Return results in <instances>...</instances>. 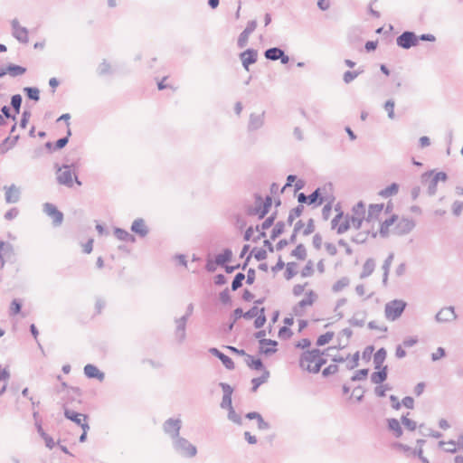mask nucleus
I'll return each instance as SVG.
<instances>
[{
    "label": "nucleus",
    "mask_w": 463,
    "mask_h": 463,
    "mask_svg": "<svg viewBox=\"0 0 463 463\" xmlns=\"http://www.w3.org/2000/svg\"><path fill=\"white\" fill-rule=\"evenodd\" d=\"M326 363V360L323 357V353L318 349H313L302 354L299 366L309 373H317Z\"/></svg>",
    "instance_id": "nucleus-1"
},
{
    "label": "nucleus",
    "mask_w": 463,
    "mask_h": 463,
    "mask_svg": "<svg viewBox=\"0 0 463 463\" xmlns=\"http://www.w3.org/2000/svg\"><path fill=\"white\" fill-rule=\"evenodd\" d=\"M57 182L67 187H72L74 182L78 185H81V182L78 179V176L74 170H72V165H63L57 169L56 172Z\"/></svg>",
    "instance_id": "nucleus-2"
},
{
    "label": "nucleus",
    "mask_w": 463,
    "mask_h": 463,
    "mask_svg": "<svg viewBox=\"0 0 463 463\" xmlns=\"http://www.w3.org/2000/svg\"><path fill=\"white\" fill-rule=\"evenodd\" d=\"M407 303L402 299H393L385 304L384 316L389 321H395L402 315Z\"/></svg>",
    "instance_id": "nucleus-3"
},
{
    "label": "nucleus",
    "mask_w": 463,
    "mask_h": 463,
    "mask_svg": "<svg viewBox=\"0 0 463 463\" xmlns=\"http://www.w3.org/2000/svg\"><path fill=\"white\" fill-rule=\"evenodd\" d=\"M272 199L270 196H266L265 200L260 195L255 197V206L249 208L248 214L258 216L259 219H262L269 212L271 207Z\"/></svg>",
    "instance_id": "nucleus-4"
},
{
    "label": "nucleus",
    "mask_w": 463,
    "mask_h": 463,
    "mask_svg": "<svg viewBox=\"0 0 463 463\" xmlns=\"http://www.w3.org/2000/svg\"><path fill=\"white\" fill-rule=\"evenodd\" d=\"M174 449L183 457L193 458L197 453V449L186 439L179 437L174 440Z\"/></svg>",
    "instance_id": "nucleus-5"
},
{
    "label": "nucleus",
    "mask_w": 463,
    "mask_h": 463,
    "mask_svg": "<svg viewBox=\"0 0 463 463\" xmlns=\"http://www.w3.org/2000/svg\"><path fill=\"white\" fill-rule=\"evenodd\" d=\"M11 33L14 38L19 43L27 44L29 43V31L26 27L22 26L17 18H14L10 22Z\"/></svg>",
    "instance_id": "nucleus-6"
},
{
    "label": "nucleus",
    "mask_w": 463,
    "mask_h": 463,
    "mask_svg": "<svg viewBox=\"0 0 463 463\" xmlns=\"http://www.w3.org/2000/svg\"><path fill=\"white\" fill-rule=\"evenodd\" d=\"M396 43L399 47L410 49L418 44V36L412 32L406 31L397 37Z\"/></svg>",
    "instance_id": "nucleus-7"
},
{
    "label": "nucleus",
    "mask_w": 463,
    "mask_h": 463,
    "mask_svg": "<svg viewBox=\"0 0 463 463\" xmlns=\"http://www.w3.org/2000/svg\"><path fill=\"white\" fill-rule=\"evenodd\" d=\"M317 295L312 290L307 292L305 298L293 307L294 314L298 317L303 316L305 308L307 307H311L314 304Z\"/></svg>",
    "instance_id": "nucleus-8"
},
{
    "label": "nucleus",
    "mask_w": 463,
    "mask_h": 463,
    "mask_svg": "<svg viewBox=\"0 0 463 463\" xmlns=\"http://www.w3.org/2000/svg\"><path fill=\"white\" fill-rule=\"evenodd\" d=\"M182 426V421L180 419H168L164 423V430L174 440L179 438V432Z\"/></svg>",
    "instance_id": "nucleus-9"
},
{
    "label": "nucleus",
    "mask_w": 463,
    "mask_h": 463,
    "mask_svg": "<svg viewBox=\"0 0 463 463\" xmlns=\"http://www.w3.org/2000/svg\"><path fill=\"white\" fill-rule=\"evenodd\" d=\"M43 212L52 219V222L55 226L61 224L63 221V213L60 212L54 204L45 203L43 204Z\"/></svg>",
    "instance_id": "nucleus-10"
},
{
    "label": "nucleus",
    "mask_w": 463,
    "mask_h": 463,
    "mask_svg": "<svg viewBox=\"0 0 463 463\" xmlns=\"http://www.w3.org/2000/svg\"><path fill=\"white\" fill-rule=\"evenodd\" d=\"M457 318L455 309L453 307L441 308L435 317L438 323H447L453 321Z\"/></svg>",
    "instance_id": "nucleus-11"
},
{
    "label": "nucleus",
    "mask_w": 463,
    "mask_h": 463,
    "mask_svg": "<svg viewBox=\"0 0 463 463\" xmlns=\"http://www.w3.org/2000/svg\"><path fill=\"white\" fill-rule=\"evenodd\" d=\"M220 386L223 392V396H222V402H221V407L222 409H230V408H232V392H233V389L232 388V386L226 383H220Z\"/></svg>",
    "instance_id": "nucleus-12"
},
{
    "label": "nucleus",
    "mask_w": 463,
    "mask_h": 463,
    "mask_svg": "<svg viewBox=\"0 0 463 463\" xmlns=\"http://www.w3.org/2000/svg\"><path fill=\"white\" fill-rule=\"evenodd\" d=\"M243 67L249 71V66L257 61L258 52L254 49H247L240 55Z\"/></svg>",
    "instance_id": "nucleus-13"
},
{
    "label": "nucleus",
    "mask_w": 463,
    "mask_h": 463,
    "mask_svg": "<svg viewBox=\"0 0 463 463\" xmlns=\"http://www.w3.org/2000/svg\"><path fill=\"white\" fill-rule=\"evenodd\" d=\"M415 226V222L409 218L401 219L395 226L396 233L399 235L409 233Z\"/></svg>",
    "instance_id": "nucleus-14"
},
{
    "label": "nucleus",
    "mask_w": 463,
    "mask_h": 463,
    "mask_svg": "<svg viewBox=\"0 0 463 463\" xmlns=\"http://www.w3.org/2000/svg\"><path fill=\"white\" fill-rule=\"evenodd\" d=\"M187 323V316H183L182 317L175 320L176 329H175V337L177 340L182 343L184 341L186 337L185 328Z\"/></svg>",
    "instance_id": "nucleus-15"
},
{
    "label": "nucleus",
    "mask_w": 463,
    "mask_h": 463,
    "mask_svg": "<svg viewBox=\"0 0 463 463\" xmlns=\"http://www.w3.org/2000/svg\"><path fill=\"white\" fill-rule=\"evenodd\" d=\"M64 415L67 419L72 420L73 422H75L77 425H79L80 427H82V424L88 423L86 415L76 412L74 411L66 409L64 411Z\"/></svg>",
    "instance_id": "nucleus-16"
},
{
    "label": "nucleus",
    "mask_w": 463,
    "mask_h": 463,
    "mask_svg": "<svg viewBox=\"0 0 463 463\" xmlns=\"http://www.w3.org/2000/svg\"><path fill=\"white\" fill-rule=\"evenodd\" d=\"M84 373L88 378H96L99 381H103L105 374L100 372L97 366L93 364H87L84 366Z\"/></svg>",
    "instance_id": "nucleus-17"
},
{
    "label": "nucleus",
    "mask_w": 463,
    "mask_h": 463,
    "mask_svg": "<svg viewBox=\"0 0 463 463\" xmlns=\"http://www.w3.org/2000/svg\"><path fill=\"white\" fill-rule=\"evenodd\" d=\"M131 231L140 237H145L148 233L147 227L146 226L144 220L141 218L136 219L133 222Z\"/></svg>",
    "instance_id": "nucleus-18"
},
{
    "label": "nucleus",
    "mask_w": 463,
    "mask_h": 463,
    "mask_svg": "<svg viewBox=\"0 0 463 463\" xmlns=\"http://www.w3.org/2000/svg\"><path fill=\"white\" fill-rule=\"evenodd\" d=\"M5 201L8 203H14L19 201L20 198V191L19 188L14 184H12L9 187H5Z\"/></svg>",
    "instance_id": "nucleus-19"
},
{
    "label": "nucleus",
    "mask_w": 463,
    "mask_h": 463,
    "mask_svg": "<svg viewBox=\"0 0 463 463\" xmlns=\"http://www.w3.org/2000/svg\"><path fill=\"white\" fill-rule=\"evenodd\" d=\"M14 255V248L12 244L6 243L4 241L0 242V260L2 262V266L4 265L6 260L11 259Z\"/></svg>",
    "instance_id": "nucleus-20"
},
{
    "label": "nucleus",
    "mask_w": 463,
    "mask_h": 463,
    "mask_svg": "<svg viewBox=\"0 0 463 463\" xmlns=\"http://www.w3.org/2000/svg\"><path fill=\"white\" fill-rule=\"evenodd\" d=\"M264 124V112L260 114H250L249 121V129L257 130Z\"/></svg>",
    "instance_id": "nucleus-21"
},
{
    "label": "nucleus",
    "mask_w": 463,
    "mask_h": 463,
    "mask_svg": "<svg viewBox=\"0 0 463 463\" xmlns=\"http://www.w3.org/2000/svg\"><path fill=\"white\" fill-rule=\"evenodd\" d=\"M383 210V203L371 204L369 206L367 217L365 219L366 222H370L376 219H378L379 215L382 213Z\"/></svg>",
    "instance_id": "nucleus-22"
},
{
    "label": "nucleus",
    "mask_w": 463,
    "mask_h": 463,
    "mask_svg": "<svg viewBox=\"0 0 463 463\" xmlns=\"http://www.w3.org/2000/svg\"><path fill=\"white\" fill-rule=\"evenodd\" d=\"M261 345V352L265 354H271L276 352L275 346L277 345V342L270 339H262L260 341Z\"/></svg>",
    "instance_id": "nucleus-23"
},
{
    "label": "nucleus",
    "mask_w": 463,
    "mask_h": 463,
    "mask_svg": "<svg viewBox=\"0 0 463 463\" xmlns=\"http://www.w3.org/2000/svg\"><path fill=\"white\" fill-rule=\"evenodd\" d=\"M387 379V366L381 368L379 372H374L371 375V381L374 384H381Z\"/></svg>",
    "instance_id": "nucleus-24"
},
{
    "label": "nucleus",
    "mask_w": 463,
    "mask_h": 463,
    "mask_svg": "<svg viewBox=\"0 0 463 463\" xmlns=\"http://www.w3.org/2000/svg\"><path fill=\"white\" fill-rule=\"evenodd\" d=\"M387 421L389 430L393 432V435L396 438H400L402 435V429L401 427L400 421L393 418L389 419Z\"/></svg>",
    "instance_id": "nucleus-25"
},
{
    "label": "nucleus",
    "mask_w": 463,
    "mask_h": 463,
    "mask_svg": "<svg viewBox=\"0 0 463 463\" xmlns=\"http://www.w3.org/2000/svg\"><path fill=\"white\" fill-rule=\"evenodd\" d=\"M374 268H375L374 260L373 259L366 260V261L364 262V264L363 266V270L360 274V278L365 279V278L369 277L373 272Z\"/></svg>",
    "instance_id": "nucleus-26"
},
{
    "label": "nucleus",
    "mask_w": 463,
    "mask_h": 463,
    "mask_svg": "<svg viewBox=\"0 0 463 463\" xmlns=\"http://www.w3.org/2000/svg\"><path fill=\"white\" fill-rule=\"evenodd\" d=\"M115 236L119 240L123 241H130L134 242L136 241L135 237L130 234L126 230H123L121 228H116L114 231Z\"/></svg>",
    "instance_id": "nucleus-27"
},
{
    "label": "nucleus",
    "mask_w": 463,
    "mask_h": 463,
    "mask_svg": "<svg viewBox=\"0 0 463 463\" xmlns=\"http://www.w3.org/2000/svg\"><path fill=\"white\" fill-rule=\"evenodd\" d=\"M386 358V351L384 348H380L373 355V364L375 369H381Z\"/></svg>",
    "instance_id": "nucleus-28"
},
{
    "label": "nucleus",
    "mask_w": 463,
    "mask_h": 463,
    "mask_svg": "<svg viewBox=\"0 0 463 463\" xmlns=\"http://www.w3.org/2000/svg\"><path fill=\"white\" fill-rule=\"evenodd\" d=\"M232 257V251L230 249H225L222 253L216 255L215 263L222 266L226 262L230 261Z\"/></svg>",
    "instance_id": "nucleus-29"
},
{
    "label": "nucleus",
    "mask_w": 463,
    "mask_h": 463,
    "mask_svg": "<svg viewBox=\"0 0 463 463\" xmlns=\"http://www.w3.org/2000/svg\"><path fill=\"white\" fill-rule=\"evenodd\" d=\"M6 71L7 74H9L10 76L16 77L23 75L26 71V69L20 65L11 63L8 66H6Z\"/></svg>",
    "instance_id": "nucleus-30"
},
{
    "label": "nucleus",
    "mask_w": 463,
    "mask_h": 463,
    "mask_svg": "<svg viewBox=\"0 0 463 463\" xmlns=\"http://www.w3.org/2000/svg\"><path fill=\"white\" fill-rule=\"evenodd\" d=\"M396 221V216L392 215V217L386 219L384 222H382L380 227V234L383 237H385L389 233V228L393 225L394 222Z\"/></svg>",
    "instance_id": "nucleus-31"
},
{
    "label": "nucleus",
    "mask_w": 463,
    "mask_h": 463,
    "mask_svg": "<svg viewBox=\"0 0 463 463\" xmlns=\"http://www.w3.org/2000/svg\"><path fill=\"white\" fill-rule=\"evenodd\" d=\"M264 54L268 60L277 61L280 56H283V51L279 48L273 47L268 49Z\"/></svg>",
    "instance_id": "nucleus-32"
},
{
    "label": "nucleus",
    "mask_w": 463,
    "mask_h": 463,
    "mask_svg": "<svg viewBox=\"0 0 463 463\" xmlns=\"http://www.w3.org/2000/svg\"><path fill=\"white\" fill-rule=\"evenodd\" d=\"M398 190H399V186L397 184L393 183L391 185L385 187L384 189L381 190L379 192V194L383 197H389V196H392V195H394L398 193Z\"/></svg>",
    "instance_id": "nucleus-33"
},
{
    "label": "nucleus",
    "mask_w": 463,
    "mask_h": 463,
    "mask_svg": "<svg viewBox=\"0 0 463 463\" xmlns=\"http://www.w3.org/2000/svg\"><path fill=\"white\" fill-rule=\"evenodd\" d=\"M246 364L249 367L255 370H261L263 367L262 362L260 359H255L252 355L246 354Z\"/></svg>",
    "instance_id": "nucleus-34"
},
{
    "label": "nucleus",
    "mask_w": 463,
    "mask_h": 463,
    "mask_svg": "<svg viewBox=\"0 0 463 463\" xmlns=\"http://www.w3.org/2000/svg\"><path fill=\"white\" fill-rule=\"evenodd\" d=\"M291 255L298 260H303L307 257V250L303 244H298L291 252Z\"/></svg>",
    "instance_id": "nucleus-35"
},
{
    "label": "nucleus",
    "mask_w": 463,
    "mask_h": 463,
    "mask_svg": "<svg viewBox=\"0 0 463 463\" xmlns=\"http://www.w3.org/2000/svg\"><path fill=\"white\" fill-rule=\"evenodd\" d=\"M350 283V280L347 277H343L339 279L332 287L334 292H339L345 288H346Z\"/></svg>",
    "instance_id": "nucleus-36"
},
{
    "label": "nucleus",
    "mask_w": 463,
    "mask_h": 463,
    "mask_svg": "<svg viewBox=\"0 0 463 463\" xmlns=\"http://www.w3.org/2000/svg\"><path fill=\"white\" fill-rule=\"evenodd\" d=\"M364 215H365L364 204L362 202H359L353 207V215L352 216L365 220L366 218H364Z\"/></svg>",
    "instance_id": "nucleus-37"
},
{
    "label": "nucleus",
    "mask_w": 463,
    "mask_h": 463,
    "mask_svg": "<svg viewBox=\"0 0 463 463\" xmlns=\"http://www.w3.org/2000/svg\"><path fill=\"white\" fill-rule=\"evenodd\" d=\"M303 210H304L303 205H298L297 207L292 209L289 212V214L288 217V223L291 224L296 218L299 217L302 214Z\"/></svg>",
    "instance_id": "nucleus-38"
},
{
    "label": "nucleus",
    "mask_w": 463,
    "mask_h": 463,
    "mask_svg": "<svg viewBox=\"0 0 463 463\" xmlns=\"http://www.w3.org/2000/svg\"><path fill=\"white\" fill-rule=\"evenodd\" d=\"M24 91L26 92L27 96L29 99H33L35 101H38L39 99H40V96H39V90L37 88H34V87H25L24 89Z\"/></svg>",
    "instance_id": "nucleus-39"
},
{
    "label": "nucleus",
    "mask_w": 463,
    "mask_h": 463,
    "mask_svg": "<svg viewBox=\"0 0 463 463\" xmlns=\"http://www.w3.org/2000/svg\"><path fill=\"white\" fill-rule=\"evenodd\" d=\"M268 376H269V372H265V373L263 375H261L260 377H257V378H253L251 383H252V392H256L257 389L260 387V385H261L262 383H264L267 379H268Z\"/></svg>",
    "instance_id": "nucleus-40"
},
{
    "label": "nucleus",
    "mask_w": 463,
    "mask_h": 463,
    "mask_svg": "<svg viewBox=\"0 0 463 463\" xmlns=\"http://www.w3.org/2000/svg\"><path fill=\"white\" fill-rule=\"evenodd\" d=\"M334 337V333L333 332H326V334L324 335H321L317 340V345H319V346H322L327 343H329Z\"/></svg>",
    "instance_id": "nucleus-41"
},
{
    "label": "nucleus",
    "mask_w": 463,
    "mask_h": 463,
    "mask_svg": "<svg viewBox=\"0 0 463 463\" xmlns=\"http://www.w3.org/2000/svg\"><path fill=\"white\" fill-rule=\"evenodd\" d=\"M274 220H275V216L274 215H271V216L268 217L267 219H265V221L261 224L262 232H260V234L258 237V239H260V237H265L266 236V233H265L264 231L268 230L269 227H271V225L274 222Z\"/></svg>",
    "instance_id": "nucleus-42"
},
{
    "label": "nucleus",
    "mask_w": 463,
    "mask_h": 463,
    "mask_svg": "<svg viewBox=\"0 0 463 463\" xmlns=\"http://www.w3.org/2000/svg\"><path fill=\"white\" fill-rule=\"evenodd\" d=\"M264 308L261 307L260 313L257 315L256 319L254 321V326L256 328H260L264 326L266 322V317L264 314Z\"/></svg>",
    "instance_id": "nucleus-43"
},
{
    "label": "nucleus",
    "mask_w": 463,
    "mask_h": 463,
    "mask_svg": "<svg viewBox=\"0 0 463 463\" xmlns=\"http://www.w3.org/2000/svg\"><path fill=\"white\" fill-rule=\"evenodd\" d=\"M285 228V224L282 222H278L271 232V239L275 240L277 237H279L281 233H283Z\"/></svg>",
    "instance_id": "nucleus-44"
},
{
    "label": "nucleus",
    "mask_w": 463,
    "mask_h": 463,
    "mask_svg": "<svg viewBox=\"0 0 463 463\" xmlns=\"http://www.w3.org/2000/svg\"><path fill=\"white\" fill-rule=\"evenodd\" d=\"M362 72V71H347L344 73L343 75V80L345 81V83L346 84H349L350 82H352L356 77H358V75Z\"/></svg>",
    "instance_id": "nucleus-45"
},
{
    "label": "nucleus",
    "mask_w": 463,
    "mask_h": 463,
    "mask_svg": "<svg viewBox=\"0 0 463 463\" xmlns=\"http://www.w3.org/2000/svg\"><path fill=\"white\" fill-rule=\"evenodd\" d=\"M402 425L409 430L412 431V430H415L416 428H417V423L416 421L409 419L407 416H402Z\"/></svg>",
    "instance_id": "nucleus-46"
},
{
    "label": "nucleus",
    "mask_w": 463,
    "mask_h": 463,
    "mask_svg": "<svg viewBox=\"0 0 463 463\" xmlns=\"http://www.w3.org/2000/svg\"><path fill=\"white\" fill-rule=\"evenodd\" d=\"M244 279H245V275L243 273H238L235 276V278L233 279V281L232 283V289L237 290L239 288H241Z\"/></svg>",
    "instance_id": "nucleus-47"
},
{
    "label": "nucleus",
    "mask_w": 463,
    "mask_h": 463,
    "mask_svg": "<svg viewBox=\"0 0 463 463\" xmlns=\"http://www.w3.org/2000/svg\"><path fill=\"white\" fill-rule=\"evenodd\" d=\"M21 104H22L21 95H19V94L14 95L11 99V105L13 106L16 114H18L20 112Z\"/></svg>",
    "instance_id": "nucleus-48"
},
{
    "label": "nucleus",
    "mask_w": 463,
    "mask_h": 463,
    "mask_svg": "<svg viewBox=\"0 0 463 463\" xmlns=\"http://www.w3.org/2000/svg\"><path fill=\"white\" fill-rule=\"evenodd\" d=\"M389 390H391V387L388 384H379L374 388V393L378 397H383Z\"/></svg>",
    "instance_id": "nucleus-49"
},
{
    "label": "nucleus",
    "mask_w": 463,
    "mask_h": 463,
    "mask_svg": "<svg viewBox=\"0 0 463 463\" xmlns=\"http://www.w3.org/2000/svg\"><path fill=\"white\" fill-rule=\"evenodd\" d=\"M384 109L388 113V117L391 119L394 118V101L392 99H389L384 104Z\"/></svg>",
    "instance_id": "nucleus-50"
},
{
    "label": "nucleus",
    "mask_w": 463,
    "mask_h": 463,
    "mask_svg": "<svg viewBox=\"0 0 463 463\" xmlns=\"http://www.w3.org/2000/svg\"><path fill=\"white\" fill-rule=\"evenodd\" d=\"M228 419L234 423L241 424V419L239 414L236 413L233 407L228 409Z\"/></svg>",
    "instance_id": "nucleus-51"
},
{
    "label": "nucleus",
    "mask_w": 463,
    "mask_h": 463,
    "mask_svg": "<svg viewBox=\"0 0 463 463\" xmlns=\"http://www.w3.org/2000/svg\"><path fill=\"white\" fill-rule=\"evenodd\" d=\"M295 268H296V263H294V262H289L287 264V269H286V272H285V277L287 279H290L291 278H293L296 275Z\"/></svg>",
    "instance_id": "nucleus-52"
},
{
    "label": "nucleus",
    "mask_w": 463,
    "mask_h": 463,
    "mask_svg": "<svg viewBox=\"0 0 463 463\" xmlns=\"http://www.w3.org/2000/svg\"><path fill=\"white\" fill-rule=\"evenodd\" d=\"M368 372H369L368 369L358 370L352 376L351 380L354 381V382L364 380L367 376Z\"/></svg>",
    "instance_id": "nucleus-53"
},
{
    "label": "nucleus",
    "mask_w": 463,
    "mask_h": 463,
    "mask_svg": "<svg viewBox=\"0 0 463 463\" xmlns=\"http://www.w3.org/2000/svg\"><path fill=\"white\" fill-rule=\"evenodd\" d=\"M220 360L222 361V363L227 369H229V370L234 369L233 361L232 360V358H230L226 354H223L222 355H220Z\"/></svg>",
    "instance_id": "nucleus-54"
},
{
    "label": "nucleus",
    "mask_w": 463,
    "mask_h": 463,
    "mask_svg": "<svg viewBox=\"0 0 463 463\" xmlns=\"http://www.w3.org/2000/svg\"><path fill=\"white\" fill-rule=\"evenodd\" d=\"M21 303L17 299H14L10 306V315H17L21 311Z\"/></svg>",
    "instance_id": "nucleus-55"
},
{
    "label": "nucleus",
    "mask_w": 463,
    "mask_h": 463,
    "mask_svg": "<svg viewBox=\"0 0 463 463\" xmlns=\"http://www.w3.org/2000/svg\"><path fill=\"white\" fill-rule=\"evenodd\" d=\"M439 446L440 448H443V449L448 452H455L456 451V444L453 441H449L447 443L444 441H440L439 443Z\"/></svg>",
    "instance_id": "nucleus-56"
},
{
    "label": "nucleus",
    "mask_w": 463,
    "mask_h": 463,
    "mask_svg": "<svg viewBox=\"0 0 463 463\" xmlns=\"http://www.w3.org/2000/svg\"><path fill=\"white\" fill-rule=\"evenodd\" d=\"M358 361H359V352H356L355 354H354L352 355L351 359L348 361L346 367L349 370L355 368L358 365Z\"/></svg>",
    "instance_id": "nucleus-57"
},
{
    "label": "nucleus",
    "mask_w": 463,
    "mask_h": 463,
    "mask_svg": "<svg viewBox=\"0 0 463 463\" xmlns=\"http://www.w3.org/2000/svg\"><path fill=\"white\" fill-rule=\"evenodd\" d=\"M446 354L445 349L443 347H438L437 350L431 354V360L436 362L441 358H443Z\"/></svg>",
    "instance_id": "nucleus-58"
},
{
    "label": "nucleus",
    "mask_w": 463,
    "mask_h": 463,
    "mask_svg": "<svg viewBox=\"0 0 463 463\" xmlns=\"http://www.w3.org/2000/svg\"><path fill=\"white\" fill-rule=\"evenodd\" d=\"M250 34L244 33L243 31L241 33L238 38L237 44L240 48H243L247 45Z\"/></svg>",
    "instance_id": "nucleus-59"
},
{
    "label": "nucleus",
    "mask_w": 463,
    "mask_h": 463,
    "mask_svg": "<svg viewBox=\"0 0 463 463\" xmlns=\"http://www.w3.org/2000/svg\"><path fill=\"white\" fill-rule=\"evenodd\" d=\"M99 74L106 75L110 73V65L106 61H102L98 68Z\"/></svg>",
    "instance_id": "nucleus-60"
},
{
    "label": "nucleus",
    "mask_w": 463,
    "mask_h": 463,
    "mask_svg": "<svg viewBox=\"0 0 463 463\" xmlns=\"http://www.w3.org/2000/svg\"><path fill=\"white\" fill-rule=\"evenodd\" d=\"M260 308H259L258 307H252L250 310H248L247 312H245L243 314V317L246 318V319H251L255 317H257V315L260 313Z\"/></svg>",
    "instance_id": "nucleus-61"
},
{
    "label": "nucleus",
    "mask_w": 463,
    "mask_h": 463,
    "mask_svg": "<svg viewBox=\"0 0 463 463\" xmlns=\"http://www.w3.org/2000/svg\"><path fill=\"white\" fill-rule=\"evenodd\" d=\"M313 274V262L308 260L307 265L301 270L302 277H309Z\"/></svg>",
    "instance_id": "nucleus-62"
},
{
    "label": "nucleus",
    "mask_w": 463,
    "mask_h": 463,
    "mask_svg": "<svg viewBox=\"0 0 463 463\" xmlns=\"http://www.w3.org/2000/svg\"><path fill=\"white\" fill-rule=\"evenodd\" d=\"M349 222H350V226L358 230L361 228L362 226V223L364 221V219H361V218H358V217H354V216H352L350 219H348Z\"/></svg>",
    "instance_id": "nucleus-63"
},
{
    "label": "nucleus",
    "mask_w": 463,
    "mask_h": 463,
    "mask_svg": "<svg viewBox=\"0 0 463 463\" xmlns=\"http://www.w3.org/2000/svg\"><path fill=\"white\" fill-rule=\"evenodd\" d=\"M337 371L338 367L336 364H330L323 370L322 374L326 377L328 375L335 374Z\"/></svg>",
    "instance_id": "nucleus-64"
}]
</instances>
